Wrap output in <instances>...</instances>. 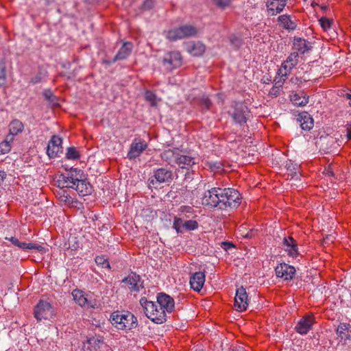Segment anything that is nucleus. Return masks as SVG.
Wrapping results in <instances>:
<instances>
[{
  "label": "nucleus",
  "instance_id": "obj_42",
  "mask_svg": "<svg viewBox=\"0 0 351 351\" xmlns=\"http://www.w3.org/2000/svg\"><path fill=\"white\" fill-rule=\"evenodd\" d=\"M145 99L149 101L152 106H156L157 104L156 102V95L151 90H146L145 93Z\"/></svg>",
  "mask_w": 351,
  "mask_h": 351
},
{
  "label": "nucleus",
  "instance_id": "obj_7",
  "mask_svg": "<svg viewBox=\"0 0 351 351\" xmlns=\"http://www.w3.org/2000/svg\"><path fill=\"white\" fill-rule=\"evenodd\" d=\"M182 64V57L178 51H173L166 53L162 59V64L169 71L180 67Z\"/></svg>",
  "mask_w": 351,
  "mask_h": 351
},
{
  "label": "nucleus",
  "instance_id": "obj_57",
  "mask_svg": "<svg viewBox=\"0 0 351 351\" xmlns=\"http://www.w3.org/2000/svg\"><path fill=\"white\" fill-rule=\"evenodd\" d=\"M6 178V173L3 171H0V184L4 181Z\"/></svg>",
  "mask_w": 351,
  "mask_h": 351
},
{
  "label": "nucleus",
  "instance_id": "obj_28",
  "mask_svg": "<svg viewBox=\"0 0 351 351\" xmlns=\"http://www.w3.org/2000/svg\"><path fill=\"white\" fill-rule=\"evenodd\" d=\"M73 300L81 306L93 307L94 306L84 296L82 291L80 289H74L72 291Z\"/></svg>",
  "mask_w": 351,
  "mask_h": 351
},
{
  "label": "nucleus",
  "instance_id": "obj_46",
  "mask_svg": "<svg viewBox=\"0 0 351 351\" xmlns=\"http://www.w3.org/2000/svg\"><path fill=\"white\" fill-rule=\"evenodd\" d=\"M5 79V66L2 61H0V87L4 84Z\"/></svg>",
  "mask_w": 351,
  "mask_h": 351
},
{
  "label": "nucleus",
  "instance_id": "obj_49",
  "mask_svg": "<svg viewBox=\"0 0 351 351\" xmlns=\"http://www.w3.org/2000/svg\"><path fill=\"white\" fill-rule=\"evenodd\" d=\"M221 247H222L227 252H229V251L234 250L235 246L232 242L223 241L221 242Z\"/></svg>",
  "mask_w": 351,
  "mask_h": 351
},
{
  "label": "nucleus",
  "instance_id": "obj_37",
  "mask_svg": "<svg viewBox=\"0 0 351 351\" xmlns=\"http://www.w3.org/2000/svg\"><path fill=\"white\" fill-rule=\"evenodd\" d=\"M56 184L60 189V190H63L64 188H71V185L66 178V176L63 174L59 176L58 180H56Z\"/></svg>",
  "mask_w": 351,
  "mask_h": 351
},
{
  "label": "nucleus",
  "instance_id": "obj_45",
  "mask_svg": "<svg viewBox=\"0 0 351 351\" xmlns=\"http://www.w3.org/2000/svg\"><path fill=\"white\" fill-rule=\"evenodd\" d=\"M230 43L233 47L238 48L242 45L243 41L240 36L232 35L230 37Z\"/></svg>",
  "mask_w": 351,
  "mask_h": 351
},
{
  "label": "nucleus",
  "instance_id": "obj_13",
  "mask_svg": "<svg viewBox=\"0 0 351 351\" xmlns=\"http://www.w3.org/2000/svg\"><path fill=\"white\" fill-rule=\"evenodd\" d=\"M62 143L61 138L56 135L52 136L47 147V154L49 158H56L59 152H62Z\"/></svg>",
  "mask_w": 351,
  "mask_h": 351
},
{
  "label": "nucleus",
  "instance_id": "obj_23",
  "mask_svg": "<svg viewBox=\"0 0 351 351\" xmlns=\"http://www.w3.org/2000/svg\"><path fill=\"white\" fill-rule=\"evenodd\" d=\"M205 282V275L203 272H195L190 278V285L194 291L199 292Z\"/></svg>",
  "mask_w": 351,
  "mask_h": 351
},
{
  "label": "nucleus",
  "instance_id": "obj_48",
  "mask_svg": "<svg viewBox=\"0 0 351 351\" xmlns=\"http://www.w3.org/2000/svg\"><path fill=\"white\" fill-rule=\"evenodd\" d=\"M154 0H145L143 3L141 5V8L143 10H149L154 7Z\"/></svg>",
  "mask_w": 351,
  "mask_h": 351
},
{
  "label": "nucleus",
  "instance_id": "obj_41",
  "mask_svg": "<svg viewBox=\"0 0 351 351\" xmlns=\"http://www.w3.org/2000/svg\"><path fill=\"white\" fill-rule=\"evenodd\" d=\"M184 221L180 217H176L174 218L173 228L176 229L178 233H182L184 231L183 224Z\"/></svg>",
  "mask_w": 351,
  "mask_h": 351
},
{
  "label": "nucleus",
  "instance_id": "obj_5",
  "mask_svg": "<svg viewBox=\"0 0 351 351\" xmlns=\"http://www.w3.org/2000/svg\"><path fill=\"white\" fill-rule=\"evenodd\" d=\"M241 204V197L238 191L232 188L221 189V209L236 208Z\"/></svg>",
  "mask_w": 351,
  "mask_h": 351
},
{
  "label": "nucleus",
  "instance_id": "obj_56",
  "mask_svg": "<svg viewBox=\"0 0 351 351\" xmlns=\"http://www.w3.org/2000/svg\"><path fill=\"white\" fill-rule=\"evenodd\" d=\"M182 212L192 213L193 208L191 206H182L180 208Z\"/></svg>",
  "mask_w": 351,
  "mask_h": 351
},
{
  "label": "nucleus",
  "instance_id": "obj_22",
  "mask_svg": "<svg viewBox=\"0 0 351 351\" xmlns=\"http://www.w3.org/2000/svg\"><path fill=\"white\" fill-rule=\"evenodd\" d=\"M153 178L156 182L161 184L171 182L173 179L172 171L165 168H160L154 172Z\"/></svg>",
  "mask_w": 351,
  "mask_h": 351
},
{
  "label": "nucleus",
  "instance_id": "obj_27",
  "mask_svg": "<svg viewBox=\"0 0 351 351\" xmlns=\"http://www.w3.org/2000/svg\"><path fill=\"white\" fill-rule=\"evenodd\" d=\"M74 189L78 192L80 195L86 196L91 193L92 186L82 178L75 184Z\"/></svg>",
  "mask_w": 351,
  "mask_h": 351
},
{
  "label": "nucleus",
  "instance_id": "obj_10",
  "mask_svg": "<svg viewBox=\"0 0 351 351\" xmlns=\"http://www.w3.org/2000/svg\"><path fill=\"white\" fill-rule=\"evenodd\" d=\"M156 302L159 307L164 310L165 315L167 313H171L175 308V302L172 297L165 293H159L157 294Z\"/></svg>",
  "mask_w": 351,
  "mask_h": 351
},
{
  "label": "nucleus",
  "instance_id": "obj_26",
  "mask_svg": "<svg viewBox=\"0 0 351 351\" xmlns=\"http://www.w3.org/2000/svg\"><path fill=\"white\" fill-rule=\"evenodd\" d=\"M290 100L297 106H304L308 103V96L304 91L293 93L290 95Z\"/></svg>",
  "mask_w": 351,
  "mask_h": 351
},
{
  "label": "nucleus",
  "instance_id": "obj_1",
  "mask_svg": "<svg viewBox=\"0 0 351 351\" xmlns=\"http://www.w3.org/2000/svg\"><path fill=\"white\" fill-rule=\"evenodd\" d=\"M110 320L119 330H130L138 326L137 318L129 311H114L110 315Z\"/></svg>",
  "mask_w": 351,
  "mask_h": 351
},
{
  "label": "nucleus",
  "instance_id": "obj_62",
  "mask_svg": "<svg viewBox=\"0 0 351 351\" xmlns=\"http://www.w3.org/2000/svg\"><path fill=\"white\" fill-rule=\"evenodd\" d=\"M326 174L327 175H330V176H332L333 173L330 170L328 169L327 172H326Z\"/></svg>",
  "mask_w": 351,
  "mask_h": 351
},
{
  "label": "nucleus",
  "instance_id": "obj_43",
  "mask_svg": "<svg viewBox=\"0 0 351 351\" xmlns=\"http://www.w3.org/2000/svg\"><path fill=\"white\" fill-rule=\"evenodd\" d=\"M287 77L288 75H284L283 73H280V69H279L274 79L275 84L282 87V84L286 81Z\"/></svg>",
  "mask_w": 351,
  "mask_h": 351
},
{
  "label": "nucleus",
  "instance_id": "obj_32",
  "mask_svg": "<svg viewBox=\"0 0 351 351\" xmlns=\"http://www.w3.org/2000/svg\"><path fill=\"white\" fill-rule=\"evenodd\" d=\"M176 162L182 169L192 167L195 164L193 158L186 155H181L180 154H178V156H177Z\"/></svg>",
  "mask_w": 351,
  "mask_h": 351
},
{
  "label": "nucleus",
  "instance_id": "obj_18",
  "mask_svg": "<svg viewBox=\"0 0 351 351\" xmlns=\"http://www.w3.org/2000/svg\"><path fill=\"white\" fill-rule=\"evenodd\" d=\"M314 324L313 316L306 315L302 317L296 324L295 329L300 335H306L312 328Z\"/></svg>",
  "mask_w": 351,
  "mask_h": 351
},
{
  "label": "nucleus",
  "instance_id": "obj_16",
  "mask_svg": "<svg viewBox=\"0 0 351 351\" xmlns=\"http://www.w3.org/2000/svg\"><path fill=\"white\" fill-rule=\"evenodd\" d=\"M287 0H267L266 7L268 15L276 16L283 11Z\"/></svg>",
  "mask_w": 351,
  "mask_h": 351
},
{
  "label": "nucleus",
  "instance_id": "obj_17",
  "mask_svg": "<svg viewBox=\"0 0 351 351\" xmlns=\"http://www.w3.org/2000/svg\"><path fill=\"white\" fill-rule=\"evenodd\" d=\"M298 54L296 52L291 53L285 60L280 66V73L284 75H289L292 69L297 65L298 62Z\"/></svg>",
  "mask_w": 351,
  "mask_h": 351
},
{
  "label": "nucleus",
  "instance_id": "obj_19",
  "mask_svg": "<svg viewBox=\"0 0 351 351\" xmlns=\"http://www.w3.org/2000/svg\"><path fill=\"white\" fill-rule=\"evenodd\" d=\"M312 43L303 38L295 36L293 40V49L296 53L304 54L311 50Z\"/></svg>",
  "mask_w": 351,
  "mask_h": 351
},
{
  "label": "nucleus",
  "instance_id": "obj_36",
  "mask_svg": "<svg viewBox=\"0 0 351 351\" xmlns=\"http://www.w3.org/2000/svg\"><path fill=\"white\" fill-rule=\"evenodd\" d=\"M58 195L60 201L66 205H71L73 202V198L65 190H60L59 192H58Z\"/></svg>",
  "mask_w": 351,
  "mask_h": 351
},
{
  "label": "nucleus",
  "instance_id": "obj_61",
  "mask_svg": "<svg viewBox=\"0 0 351 351\" xmlns=\"http://www.w3.org/2000/svg\"><path fill=\"white\" fill-rule=\"evenodd\" d=\"M213 1L217 6L219 7V0H213Z\"/></svg>",
  "mask_w": 351,
  "mask_h": 351
},
{
  "label": "nucleus",
  "instance_id": "obj_39",
  "mask_svg": "<svg viewBox=\"0 0 351 351\" xmlns=\"http://www.w3.org/2000/svg\"><path fill=\"white\" fill-rule=\"evenodd\" d=\"M319 24H320L321 27H322V29L324 31H326V32L331 31V29H332L331 25H332V20L329 19L327 17H322L319 20Z\"/></svg>",
  "mask_w": 351,
  "mask_h": 351
},
{
  "label": "nucleus",
  "instance_id": "obj_35",
  "mask_svg": "<svg viewBox=\"0 0 351 351\" xmlns=\"http://www.w3.org/2000/svg\"><path fill=\"white\" fill-rule=\"evenodd\" d=\"M24 128L23 123L17 119L13 120L9 124V132L12 135H17L23 132Z\"/></svg>",
  "mask_w": 351,
  "mask_h": 351
},
{
  "label": "nucleus",
  "instance_id": "obj_58",
  "mask_svg": "<svg viewBox=\"0 0 351 351\" xmlns=\"http://www.w3.org/2000/svg\"><path fill=\"white\" fill-rule=\"evenodd\" d=\"M346 98L348 99L350 101H349V106L351 107V94H346Z\"/></svg>",
  "mask_w": 351,
  "mask_h": 351
},
{
  "label": "nucleus",
  "instance_id": "obj_52",
  "mask_svg": "<svg viewBox=\"0 0 351 351\" xmlns=\"http://www.w3.org/2000/svg\"><path fill=\"white\" fill-rule=\"evenodd\" d=\"M346 138L347 140H351V122L346 125Z\"/></svg>",
  "mask_w": 351,
  "mask_h": 351
},
{
  "label": "nucleus",
  "instance_id": "obj_44",
  "mask_svg": "<svg viewBox=\"0 0 351 351\" xmlns=\"http://www.w3.org/2000/svg\"><path fill=\"white\" fill-rule=\"evenodd\" d=\"M198 227V223L195 220L185 221L183 224V228L186 230H194Z\"/></svg>",
  "mask_w": 351,
  "mask_h": 351
},
{
  "label": "nucleus",
  "instance_id": "obj_14",
  "mask_svg": "<svg viewBox=\"0 0 351 351\" xmlns=\"http://www.w3.org/2000/svg\"><path fill=\"white\" fill-rule=\"evenodd\" d=\"M5 239L9 240L11 243L19 247L21 250H36L41 254H44L47 252V249L43 245L33 243H25L20 241L16 237H11L10 238L5 237Z\"/></svg>",
  "mask_w": 351,
  "mask_h": 351
},
{
  "label": "nucleus",
  "instance_id": "obj_60",
  "mask_svg": "<svg viewBox=\"0 0 351 351\" xmlns=\"http://www.w3.org/2000/svg\"><path fill=\"white\" fill-rule=\"evenodd\" d=\"M39 82H40V79H38V77H35L34 79H32V82L34 84L38 83Z\"/></svg>",
  "mask_w": 351,
  "mask_h": 351
},
{
  "label": "nucleus",
  "instance_id": "obj_33",
  "mask_svg": "<svg viewBox=\"0 0 351 351\" xmlns=\"http://www.w3.org/2000/svg\"><path fill=\"white\" fill-rule=\"evenodd\" d=\"M82 176V172L80 169H71L70 171L66 176V178L69 180V183L71 184V188L74 189L75 184L80 179Z\"/></svg>",
  "mask_w": 351,
  "mask_h": 351
},
{
  "label": "nucleus",
  "instance_id": "obj_29",
  "mask_svg": "<svg viewBox=\"0 0 351 351\" xmlns=\"http://www.w3.org/2000/svg\"><path fill=\"white\" fill-rule=\"evenodd\" d=\"M337 334L342 340L351 339V325L346 323H340L337 329Z\"/></svg>",
  "mask_w": 351,
  "mask_h": 351
},
{
  "label": "nucleus",
  "instance_id": "obj_40",
  "mask_svg": "<svg viewBox=\"0 0 351 351\" xmlns=\"http://www.w3.org/2000/svg\"><path fill=\"white\" fill-rule=\"evenodd\" d=\"M95 261L97 265L101 266L102 268H110V263L108 258H105L104 256H97Z\"/></svg>",
  "mask_w": 351,
  "mask_h": 351
},
{
  "label": "nucleus",
  "instance_id": "obj_59",
  "mask_svg": "<svg viewBox=\"0 0 351 351\" xmlns=\"http://www.w3.org/2000/svg\"><path fill=\"white\" fill-rule=\"evenodd\" d=\"M104 62L105 63L108 64H110L115 62H112V60H105Z\"/></svg>",
  "mask_w": 351,
  "mask_h": 351
},
{
  "label": "nucleus",
  "instance_id": "obj_20",
  "mask_svg": "<svg viewBox=\"0 0 351 351\" xmlns=\"http://www.w3.org/2000/svg\"><path fill=\"white\" fill-rule=\"evenodd\" d=\"M186 51L193 56H200L205 51V46L199 41H189L184 43Z\"/></svg>",
  "mask_w": 351,
  "mask_h": 351
},
{
  "label": "nucleus",
  "instance_id": "obj_15",
  "mask_svg": "<svg viewBox=\"0 0 351 351\" xmlns=\"http://www.w3.org/2000/svg\"><path fill=\"white\" fill-rule=\"evenodd\" d=\"M219 188H213L205 193L202 204L210 208H215L219 204L218 190Z\"/></svg>",
  "mask_w": 351,
  "mask_h": 351
},
{
  "label": "nucleus",
  "instance_id": "obj_31",
  "mask_svg": "<svg viewBox=\"0 0 351 351\" xmlns=\"http://www.w3.org/2000/svg\"><path fill=\"white\" fill-rule=\"evenodd\" d=\"M278 21L280 26L287 30H293L296 27V24L288 14H283L278 18Z\"/></svg>",
  "mask_w": 351,
  "mask_h": 351
},
{
  "label": "nucleus",
  "instance_id": "obj_2",
  "mask_svg": "<svg viewBox=\"0 0 351 351\" xmlns=\"http://www.w3.org/2000/svg\"><path fill=\"white\" fill-rule=\"evenodd\" d=\"M140 304L143 308L144 313L147 318L156 324H162L167 320L164 310L158 306V302L149 301L147 298L142 297Z\"/></svg>",
  "mask_w": 351,
  "mask_h": 351
},
{
  "label": "nucleus",
  "instance_id": "obj_47",
  "mask_svg": "<svg viewBox=\"0 0 351 351\" xmlns=\"http://www.w3.org/2000/svg\"><path fill=\"white\" fill-rule=\"evenodd\" d=\"M12 148V145L6 141H2L0 143V154H5L8 153Z\"/></svg>",
  "mask_w": 351,
  "mask_h": 351
},
{
  "label": "nucleus",
  "instance_id": "obj_21",
  "mask_svg": "<svg viewBox=\"0 0 351 351\" xmlns=\"http://www.w3.org/2000/svg\"><path fill=\"white\" fill-rule=\"evenodd\" d=\"M282 247L290 257L295 258L298 255L297 241L291 237L284 238Z\"/></svg>",
  "mask_w": 351,
  "mask_h": 351
},
{
  "label": "nucleus",
  "instance_id": "obj_6",
  "mask_svg": "<svg viewBox=\"0 0 351 351\" xmlns=\"http://www.w3.org/2000/svg\"><path fill=\"white\" fill-rule=\"evenodd\" d=\"M55 315V309L51 303L43 300H40L34 309V315L38 322L50 319Z\"/></svg>",
  "mask_w": 351,
  "mask_h": 351
},
{
  "label": "nucleus",
  "instance_id": "obj_64",
  "mask_svg": "<svg viewBox=\"0 0 351 351\" xmlns=\"http://www.w3.org/2000/svg\"><path fill=\"white\" fill-rule=\"evenodd\" d=\"M321 8H322V10H326L327 9V6L326 5H322Z\"/></svg>",
  "mask_w": 351,
  "mask_h": 351
},
{
  "label": "nucleus",
  "instance_id": "obj_24",
  "mask_svg": "<svg viewBox=\"0 0 351 351\" xmlns=\"http://www.w3.org/2000/svg\"><path fill=\"white\" fill-rule=\"evenodd\" d=\"M104 344V339L101 337H89L84 343L85 351H97Z\"/></svg>",
  "mask_w": 351,
  "mask_h": 351
},
{
  "label": "nucleus",
  "instance_id": "obj_30",
  "mask_svg": "<svg viewBox=\"0 0 351 351\" xmlns=\"http://www.w3.org/2000/svg\"><path fill=\"white\" fill-rule=\"evenodd\" d=\"M298 121L302 130H310L313 127V119L309 114L304 112L299 114Z\"/></svg>",
  "mask_w": 351,
  "mask_h": 351
},
{
  "label": "nucleus",
  "instance_id": "obj_55",
  "mask_svg": "<svg viewBox=\"0 0 351 351\" xmlns=\"http://www.w3.org/2000/svg\"><path fill=\"white\" fill-rule=\"evenodd\" d=\"M231 0H221V9L230 5Z\"/></svg>",
  "mask_w": 351,
  "mask_h": 351
},
{
  "label": "nucleus",
  "instance_id": "obj_34",
  "mask_svg": "<svg viewBox=\"0 0 351 351\" xmlns=\"http://www.w3.org/2000/svg\"><path fill=\"white\" fill-rule=\"evenodd\" d=\"M178 154H179V149L178 148H176L173 149H169L165 150L161 154V158H162V160L170 163L173 160H175V162L176 161L177 156H178Z\"/></svg>",
  "mask_w": 351,
  "mask_h": 351
},
{
  "label": "nucleus",
  "instance_id": "obj_25",
  "mask_svg": "<svg viewBox=\"0 0 351 351\" xmlns=\"http://www.w3.org/2000/svg\"><path fill=\"white\" fill-rule=\"evenodd\" d=\"M133 45L130 42H125L119 49L116 56L112 58V62L126 59L132 53Z\"/></svg>",
  "mask_w": 351,
  "mask_h": 351
},
{
  "label": "nucleus",
  "instance_id": "obj_9",
  "mask_svg": "<svg viewBox=\"0 0 351 351\" xmlns=\"http://www.w3.org/2000/svg\"><path fill=\"white\" fill-rule=\"evenodd\" d=\"M147 148V143L145 140L136 138L130 145L128 152V158L130 160H134L138 157Z\"/></svg>",
  "mask_w": 351,
  "mask_h": 351
},
{
  "label": "nucleus",
  "instance_id": "obj_12",
  "mask_svg": "<svg viewBox=\"0 0 351 351\" xmlns=\"http://www.w3.org/2000/svg\"><path fill=\"white\" fill-rule=\"evenodd\" d=\"M276 276L285 280H291L295 274V269L293 266L287 263H280L275 268Z\"/></svg>",
  "mask_w": 351,
  "mask_h": 351
},
{
  "label": "nucleus",
  "instance_id": "obj_54",
  "mask_svg": "<svg viewBox=\"0 0 351 351\" xmlns=\"http://www.w3.org/2000/svg\"><path fill=\"white\" fill-rule=\"evenodd\" d=\"M202 103L205 106L206 109H209V108L211 105V102L209 99H208V98L203 99Z\"/></svg>",
  "mask_w": 351,
  "mask_h": 351
},
{
  "label": "nucleus",
  "instance_id": "obj_11",
  "mask_svg": "<svg viewBox=\"0 0 351 351\" xmlns=\"http://www.w3.org/2000/svg\"><path fill=\"white\" fill-rule=\"evenodd\" d=\"M249 305V299L246 290L243 287L237 289L234 298V307L238 311H244Z\"/></svg>",
  "mask_w": 351,
  "mask_h": 351
},
{
  "label": "nucleus",
  "instance_id": "obj_38",
  "mask_svg": "<svg viewBox=\"0 0 351 351\" xmlns=\"http://www.w3.org/2000/svg\"><path fill=\"white\" fill-rule=\"evenodd\" d=\"M80 153L74 147H70L67 149L66 157L69 160H77L80 158Z\"/></svg>",
  "mask_w": 351,
  "mask_h": 351
},
{
  "label": "nucleus",
  "instance_id": "obj_53",
  "mask_svg": "<svg viewBox=\"0 0 351 351\" xmlns=\"http://www.w3.org/2000/svg\"><path fill=\"white\" fill-rule=\"evenodd\" d=\"M14 136L15 135H12V134H10V132H9V134L5 136V138L4 139L3 141H6V142L8 143V144L11 145V143L13 141Z\"/></svg>",
  "mask_w": 351,
  "mask_h": 351
},
{
  "label": "nucleus",
  "instance_id": "obj_4",
  "mask_svg": "<svg viewBox=\"0 0 351 351\" xmlns=\"http://www.w3.org/2000/svg\"><path fill=\"white\" fill-rule=\"evenodd\" d=\"M250 110L242 102H235L227 110V113L232 118L233 121L239 125L247 122L250 118Z\"/></svg>",
  "mask_w": 351,
  "mask_h": 351
},
{
  "label": "nucleus",
  "instance_id": "obj_51",
  "mask_svg": "<svg viewBox=\"0 0 351 351\" xmlns=\"http://www.w3.org/2000/svg\"><path fill=\"white\" fill-rule=\"evenodd\" d=\"M43 96L45 97V99L49 101H53V99L55 98L54 95L50 90H47L43 93Z\"/></svg>",
  "mask_w": 351,
  "mask_h": 351
},
{
  "label": "nucleus",
  "instance_id": "obj_63",
  "mask_svg": "<svg viewBox=\"0 0 351 351\" xmlns=\"http://www.w3.org/2000/svg\"><path fill=\"white\" fill-rule=\"evenodd\" d=\"M224 181H226V179L224 178V176H223V177L221 176V183L223 182Z\"/></svg>",
  "mask_w": 351,
  "mask_h": 351
},
{
  "label": "nucleus",
  "instance_id": "obj_3",
  "mask_svg": "<svg viewBox=\"0 0 351 351\" xmlns=\"http://www.w3.org/2000/svg\"><path fill=\"white\" fill-rule=\"evenodd\" d=\"M197 32V29L195 26L184 25L168 30L166 33V38L170 41H176L185 38L195 36Z\"/></svg>",
  "mask_w": 351,
  "mask_h": 351
},
{
  "label": "nucleus",
  "instance_id": "obj_8",
  "mask_svg": "<svg viewBox=\"0 0 351 351\" xmlns=\"http://www.w3.org/2000/svg\"><path fill=\"white\" fill-rule=\"evenodd\" d=\"M125 287H128L130 292H138L141 289L144 287L143 281L141 277L136 272L132 271L127 277L121 280Z\"/></svg>",
  "mask_w": 351,
  "mask_h": 351
},
{
  "label": "nucleus",
  "instance_id": "obj_50",
  "mask_svg": "<svg viewBox=\"0 0 351 351\" xmlns=\"http://www.w3.org/2000/svg\"><path fill=\"white\" fill-rule=\"evenodd\" d=\"M282 88V86H279L277 84H274V86H273V87L270 89L269 92V95L275 97H277L280 94Z\"/></svg>",
  "mask_w": 351,
  "mask_h": 351
}]
</instances>
